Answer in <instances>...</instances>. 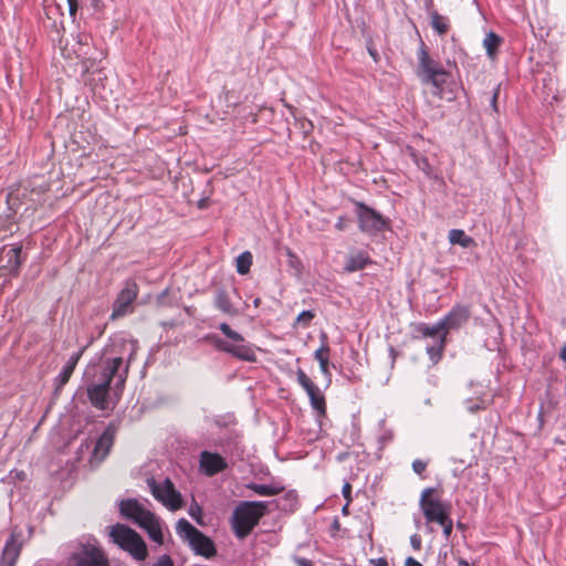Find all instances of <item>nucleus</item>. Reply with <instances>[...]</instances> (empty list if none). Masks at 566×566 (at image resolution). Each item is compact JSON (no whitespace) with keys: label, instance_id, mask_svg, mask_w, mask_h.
<instances>
[{"label":"nucleus","instance_id":"obj_1","mask_svg":"<svg viewBox=\"0 0 566 566\" xmlns=\"http://www.w3.org/2000/svg\"><path fill=\"white\" fill-rule=\"evenodd\" d=\"M120 347V355L111 356L108 354L113 350L106 349L101 360L85 370L87 397L91 403L99 410L107 408V397L113 380H115L114 389L123 390L138 343L137 340H123Z\"/></svg>","mask_w":566,"mask_h":566},{"label":"nucleus","instance_id":"obj_2","mask_svg":"<svg viewBox=\"0 0 566 566\" xmlns=\"http://www.w3.org/2000/svg\"><path fill=\"white\" fill-rule=\"evenodd\" d=\"M118 507L122 516L143 528L156 544L163 545L161 521L151 511L136 499L122 500Z\"/></svg>","mask_w":566,"mask_h":566},{"label":"nucleus","instance_id":"obj_3","mask_svg":"<svg viewBox=\"0 0 566 566\" xmlns=\"http://www.w3.org/2000/svg\"><path fill=\"white\" fill-rule=\"evenodd\" d=\"M268 502L242 501L233 511L231 524L238 538L247 537L266 513Z\"/></svg>","mask_w":566,"mask_h":566},{"label":"nucleus","instance_id":"obj_4","mask_svg":"<svg viewBox=\"0 0 566 566\" xmlns=\"http://www.w3.org/2000/svg\"><path fill=\"white\" fill-rule=\"evenodd\" d=\"M109 536L116 545L127 552L135 560L143 562L147 558L146 543L133 528L124 524H116L111 527Z\"/></svg>","mask_w":566,"mask_h":566},{"label":"nucleus","instance_id":"obj_5","mask_svg":"<svg viewBox=\"0 0 566 566\" xmlns=\"http://www.w3.org/2000/svg\"><path fill=\"white\" fill-rule=\"evenodd\" d=\"M419 506L427 524L439 523L448 517L451 511V504L441 500L440 493L436 488H426L422 490Z\"/></svg>","mask_w":566,"mask_h":566},{"label":"nucleus","instance_id":"obj_6","mask_svg":"<svg viewBox=\"0 0 566 566\" xmlns=\"http://www.w3.org/2000/svg\"><path fill=\"white\" fill-rule=\"evenodd\" d=\"M176 533L184 542L190 545L196 554L205 557H211L216 554L213 542L186 518H180L177 522Z\"/></svg>","mask_w":566,"mask_h":566},{"label":"nucleus","instance_id":"obj_7","mask_svg":"<svg viewBox=\"0 0 566 566\" xmlns=\"http://www.w3.org/2000/svg\"><path fill=\"white\" fill-rule=\"evenodd\" d=\"M418 62L420 75L423 81L432 84L441 91L447 82L448 73L438 62L430 57L429 52L423 44L418 51Z\"/></svg>","mask_w":566,"mask_h":566},{"label":"nucleus","instance_id":"obj_8","mask_svg":"<svg viewBox=\"0 0 566 566\" xmlns=\"http://www.w3.org/2000/svg\"><path fill=\"white\" fill-rule=\"evenodd\" d=\"M147 484L153 496L170 511H177L182 507L181 494L169 479L157 483L154 478H150L147 480Z\"/></svg>","mask_w":566,"mask_h":566},{"label":"nucleus","instance_id":"obj_9","mask_svg":"<svg viewBox=\"0 0 566 566\" xmlns=\"http://www.w3.org/2000/svg\"><path fill=\"white\" fill-rule=\"evenodd\" d=\"M227 337L232 342L220 338L216 339L214 345L218 349L229 353L232 356L240 358L242 360L251 361L255 359L253 348L244 342V338L242 337L241 334L231 329V333L228 334Z\"/></svg>","mask_w":566,"mask_h":566},{"label":"nucleus","instance_id":"obj_10","mask_svg":"<svg viewBox=\"0 0 566 566\" xmlns=\"http://www.w3.org/2000/svg\"><path fill=\"white\" fill-rule=\"evenodd\" d=\"M358 226L360 231L368 234H376L389 227V221L376 210L365 203H358Z\"/></svg>","mask_w":566,"mask_h":566},{"label":"nucleus","instance_id":"obj_11","mask_svg":"<svg viewBox=\"0 0 566 566\" xmlns=\"http://www.w3.org/2000/svg\"><path fill=\"white\" fill-rule=\"evenodd\" d=\"M138 295V286L134 281H127L125 286L118 293L111 315L112 319H117L133 312V303Z\"/></svg>","mask_w":566,"mask_h":566},{"label":"nucleus","instance_id":"obj_12","mask_svg":"<svg viewBox=\"0 0 566 566\" xmlns=\"http://www.w3.org/2000/svg\"><path fill=\"white\" fill-rule=\"evenodd\" d=\"M22 245L17 244L10 248L2 247L0 249V275L17 276L23 262L21 256Z\"/></svg>","mask_w":566,"mask_h":566},{"label":"nucleus","instance_id":"obj_13","mask_svg":"<svg viewBox=\"0 0 566 566\" xmlns=\"http://www.w3.org/2000/svg\"><path fill=\"white\" fill-rule=\"evenodd\" d=\"M23 547V534L13 530L7 539L0 556V566H15Z\"/></svg>","mask_w":566,"mask_h":566},{"label":"nucleus","instance_id":"obj_14","mask_svg":"<svg viewBox=\"0 0 566 566\" xmlns=\"http://www.w3.org/2000/svg\"><path fill=\"white\" fill-rule=\"evenodd\" d=\"M33 190H29L25 186H18L11 189L7 195V203L11 211L17 212L22 206L24 210H33L35 200L32 198Z\"/></svg>","mask_w":566,"mask_h":566},{"label":"nucleus","instance_id":"obj_15","mask_svg":"<svg viewBox=\"0 0 566 566\" xmlns=\"http://www.w3.org/2000/svg\"><path fill=\"white\" fill-rule=\"evenodd\" d=\"M72 562V566H108V560L95 546H85L81 553L73 554Z\"/></svg>","mask_w":566,"mask_h":566},{"label":"nucleus","instance_id":"obj_16","mask_svg":"<svg viewBox=\"0 0 566 566\" xmlns=\"http://www.w3.org/2000/svg\"><path fill=\"white\" fill-rule=\"evenodd\" d=\"M470 317V310L468 306L455 305L452 310L442 318L441 324L446 334L449 331L457 329L468 322Z\"/></svg>","mask_w":566,"mask_h":566},{"label":"nucleus","instance_id":"obj_17","mask_svg":"<svg viewBox=\"0 0 566 566\" xmlns=\"http://www.w3.org/2000/svg\"><path fill=\"white\" fill-rule=\"evenodd\" d=\"M200 468L208 476H212L227 468L226 460L218 453L202 451L200 454Z\"/></svg>","mask_w":566,"mask_h":566},{"label":"nucleus","instance_id":"obj_18","mask_svg":"<svg viewBox=\"0 0 566 566\" xmlns=\"http://www.w3.org/2000/svg\"><path fill=\"white\" fill-rule=\"evenodd\" d=\"M114 429L112 427H107L106 430L97 439L93 450V457L98 461H103L108 454L114 442Z\"/></svg>","mask_w":566,"mask_h":566},{"label":"nucleus","instance_id":"obj_19","mask_svg":"<svg viewBox=\"0 0 566 566\" xmlns=\"http://www.w3.org/2000/svg\"><path fill=\"white\" fill-rule=\"evenodd\" d=\"M83 354V349L78 350L77 353H74L70 358L69 360L66 361V364L63 366L61 373L56 376L55 378V385H56V389H60L62 388L64 385L67 384V381L70 380L81 356Z\"/></svg>","mask_w":566,"mask_h":566},{"label":"nucleus","instance_id":"obj_20","mask_svg":"<svg viewBox=\"0 0 566 566\" xmlns=\"http://www.w3.org/2000/svg\"><path fill=\"white\" fill-rule=\"evenodd\" d=\"M371 263L369 254L365 251H358L348 255L345 264L346 272H356Z\"/></svg>","mask_w":566,"mask_h":566},{"label":"nucleus","instance_id":"obj_21","mask_svg":"<svg viewBox=\"0 0 566 566\" xmlns=\"http://www.w3.org/2000/svg\"><path fill=\"white\" fill-rule=\"evenodd\" d=\"M312 408L315 410L316 416L318 418L326 417L327 408H326V400L325 396L321 391V389L315 386L313 389L306 392Z\"/></svg>","mask_w":566,"mask_h":566},{"label":"nucleus","instance_id":"obj_22","mask_svg":"<svg viewBox=\"0 0 566 566\" xmlns=\"http://www.w3.org/2000/svg\"><path fill=\"white\" fill-rule=\"evenodd\" d=\"M503 43V39L494 33L493 31H490L486 33L484 40H483V46L486 51V54L489 59L495 60L497 56L499 48Z\"/></svg>","mask_w":566,"mask_h":566},{"label":"nucleus","instance_id":"obj_23","mask_svg":"<svg viewBox=\"0 0 566 566\" xmlns=\"http://www.w3.org/2000/svg\"><path fill=\"white\" fill-rule=\"evenodd\" d=\"M216 307L224 314L234 316L238 314L237 308L230 301L228 293L224 290H219L214 298Z\"/></svg>","mask_w":566,"mask_h":566},{"label":"nucleus","instance_id":"obj_24","mask_svg":"<svg viewBox=\"0 0 566 566\" xmlns=\"http://www.w3.org/2000/svg\"><path fill=\"white\" fill-rule=\"evenodd\" d=\"M448 239L451 244H453V245L459 244L462 248H470V247L476 245L474 239L471 238L470 235L465 234V232L461 229L450 230L449 234H448Z\"/></svg>","mask_w":566,"mask_h":566},{"label":"nucleus","instance_id":"obj_25","mask_svg":"<svg viewBox=\"0 0 566 566\" xmlns=\"http://www.w3.org/2000/svg\"><path fill=\"white\" fill-rule=\"evenodd\" d=\"M430 24L439 35H446L450 29L449 19L437 11L430 12Z\"/></svg>","mask_w":566,"mask_h":566},{"label":"nucleus","instance_id":"obj_26","mask_svg":"<svg viewBox=\"0 0 566 566\" xmlns=\"http://www.w3.org/2000/svg\"><path fill=\"white\" fill-rule=\"evenodd\" d=\"M446 344L447 337L446 335H442L439 338H437L433 345L427 346V354L432 364H437L441 360L444 353Z\"/></svg>","mask_w":566,"mask_h":566},{"label":"nucleus","instance_id":"obj_27","mask_svg":"<svg viewBox=\"0 0 566 566\" xmlns=\"http://www.w3.org/2000/svg\"><path fill=\"white\" fill-rule=\"evenodd\" d=\"M415 331L419 333L422 337H440L442 335H446V332L443 329V326L441 324V321L436 323L433 326H429L424 323H420L416 325Z\"/></svg>","mask_w":566,"mask_h":566},{"label":"nucleus","instance_id":"obj_28","mask_svg":"<svg viewBox=\"0 0 566 566\" xmlns=\"http://www.w3.org/2000/svg\"><path fill=\"white\" fill-rule=\"evenodd\" d=\"M315 359L319 363L321 371L329 377V346L325 343L314 353Z\"/></svg>","mask_w":566,"mask_h":566},{"label":"nucleus","instance_id":"obj_29","mask_svg":"<svg viewBox=\"0 0 566 566\" xmlns=\"http://www.w3.org/2000/svg\"><path fill=\"white\" fill-rule=\"evenodd\" d=\"M252 265V254L249 251L242 252L235 260V268L239 274H247Z\"/></svg>","mask_w":566,"mask_h":566},{"label":"nucleus","instance_id":"obj_30","mask_svg":"<svg viewBox=\"0 0 566 566\" xmlns=\"http://www.w3.org/2000/svg\"><path fill=\"white\" fill-rule=\"evenodd\" d=\"M300 499L298 494L295 490H291L285 492V513H293L300 507Z\"/></svg>","mask_w":566,"mask_h":566},{"label":"nucleus","instance_id":"obj_31","mask_svg":"<svg viewBox=\"0 0 566 566\" xmlns=\"http://www.w3.org/2000/svg\"><path fill=\"white\" fill-rule=\"evenodd\" d=\"M314 317L315 313L313 311H303L297 315L294 325L297 327L306 328L310 326Z\"/></svg>","mask_w":566,"mask_h":566},{"label":"nucleus","instance_id":"obj_32","mask_svg":"<svg viewBox=\"0 0 566 566\" xmlns=\"http://www.w3.org/2000/svg\"><path fill=\"white\" fill-rule=\"evenodd\" d=\"M248 488L253 490L259 495H272L275 493L274 489H272L271 486L265 485V484L252 483V484H249Z\"/></svg>","mask_w":566,"mask_h":566},{"label":"nucleus","instance_id":"obj_33","mask_svg":"<svg viewBox=\"0 0 566 566\" xmlns=\"http://www.w3.org/2000/svg\"><path fill=\"white\" fill-rule=\"evenodd\" d=\"M287 262H289L290 268L293 270V274L295 276H300L301 272H302V268H303L302 262L300 261V259L289 252V260H287Z\"/></svg>","mask_w":566,"mask_h":566},{"label":"nucleus","instance_id":"obj_34","mask_svg":"<svg viewBox=\"0 0 566 566\" xmlns=\"http://www.w3.org/2000/svg\"><path fill=\"white\" fill-rule=\"evenodd\" d=\"M297 376L298 382L305 389L306 392L316 386L303 370H298Z\"/></svg>","mask_w":566,"mask_h":566},{"label":"nucleus","instance_id":"obj_35","mask_svg":"<svg viewBox=\"0 0 566 566\" xmlns=\"http://www.w3.org/2000/svg\"><path fill=\"white\" fill-rule=\"evenodd\" d=\"M437 524L442 527L443 535L448 539L453 531V521L451 520L450 515Z\"/></svg>","mask_w":566,"mask_h":566},{"label":"nucleus","instance_id":"obj_36","mask_svg":"<svg viewBox=\"0 0 566 566\" xmlns=\"http://www.w3.org/2000/svg\"><path fill=\"white\" fill-rule=\"evenodd\" d=\"M189 515L199 524H201L202 510L197 502H193L189 507Z\"/></svg>","mask_w":566,"mask_h":566},{"label":"nucleus","instance_id":"obj_37","mask_svg":"<svg viewBox=\"0 0 566 566\" xmlns=\"http://www.w3.org/2000/svg\"><path fill=\"white\" fill-rule=\"evenodd\" d=\"M428 467V462L427 461H423L421 459H416L413 460L412 462V470L415 471V473H417L418 475H422L423 472L426 471Z\"/></svg>","mask_w":566,"mask_h":566},{"label":"nucleus","instance_id":"obj_38","mask_svg":"<svg viewBox=\"0 0 566 566\" xmlns=\"http://www.w3.org/2000/svg\"><path fill=\"white\" fill-rule=\"evenodd\" d=\"M410 545L413 551L419 552L422 548V538L419 534H412L410 536Z\"/></svg>","mask_w":566,"mask_h":566},{"label":"nucleus","instance_id":"obj_39","mask_svg":"<svg viewBox=\"0 0 566 566\" xmlns=\"http://www.w3.org/2000/svg\"><path fill=\"white\" fill-rule=\"evenodd\" d=\"M153 566H175L169 555H163Z\"/></svg>","mask_w":566,"mask_h":566},{"label":"nucleus","instance_id":"obj_40","mask_svg":"<svg viewBox=\"0 0 566 566\" xmlns=\"http://www.w3.org/2000/svg\"><path fill=\"white\" fill-rule=\"evenodd\" d=\"M347 218L346 217H338L336 223H335V228L338 230V231H344L346 228H347Z\"/></svg>","mask_w":566,"mask_h":566},{"label":"nucleus","instance_id":"obj_41","mask_svg":"<svg viewBox=\"0 0 566 566\" xmlns=\"http://www.w3.org/2000/svg\"><path fill=\"white\" fill-rule=\"evenodd\" d=\"M67 4H69L70 15L74 18L77 12V8H78L77 0H67Z\"/></svg>","mask_w":566,"mask_h":566},{"label":"nucleus","instance_id":"obj_42","mask_svg":"<svg viewBox=\"0 0 566 566\" xmlns=\"http://www.w3.org/2000/svg\"><path fill=\"white\" fill-rule=\"evenodd\" d=\"M342 493L344 495V497L348 501V503L352 502V485L349 483H345L343 485V490H342Z\"/></svg>","mask_w":566,"mask_h":566},{"label":"nucleus","instance_id":"obj_43","mask_svg":"<svg viewBox=\"0 0 566 566\" xmlns=\"http://www.w3.org/2000/svg\"><path fill=\"white\" fill-rule=\"evenodd\" d=\"M369 563L373 566H388V560L385 557L371 558Z\"/></svg>","mask_w":566,"mask_h":566},{"label":"nucleus","instance_id":"obj_44","mask_svg":"<svg viewBox=\"0 0 566 566\" xmlns=\"http://www.w3.org/2000/svg\"><path fill=\"white\" fill-rule=\"evenodd\" d=\"M403 566H423L420 562H418L416 558L409 556L405 559Z\"/></svg>","mask_w":566,"mask_h":566},{"label":"nucleus","instance_id":"obj_45","mask_svg":"<svg viewBox=\"0 0 566 566\" xmlns=\"http://www.w3.org/2000/svg\"><path fill=\"white\" fill-rule=\"evenodd\" d=\"M340 528V523L338 521L337 517L334 518L333 523H332V536H336L337 532L339 531Z\"/></svg>","mask_w":566,"mask_h":566},{"label":"nucleus","instance_id":"obj_46","mask_svg":"<svg viewBox=\"0 0 566 566\" xmlns=\"http://www.w3.org/2000/svg\"><path fill=\"white\" fill-rule=\"evenodd\" d=\"M484 408L485 407L483 405H480V403H471V405L468 406V410L470 412H476V411H479L481 409H484Z\"/></svg>","mask_w":566,"mask_h":566},{"label":"nucleus","instance_id":"obj_47","mask_svg":"<svg viewBox=\"0 0 566 566\" xmlns=\"http://www.w3.org/2000/svg\"><path fill=\"white\" fill-rule=\"evenodd\" d=\"M219 328L226 336H228V334H230L232 329L227 323H221Z\"/></svg>","mask_w":566,"mask_h":566},{"label":"nucleus","instance_id":"obj_48","mask_svg":"<svg viewBox=\"0 0 566 566\" xmlns=\"http://www.w3.org/2000/svg\"><path fill=\"white\" fill-rule=\"evenodd\" d=\"M219 328L226 336H228V334H230L232 329L227 323H221Z\"/></svg>","mask_w":566,"mask_h":566},{"label":"nucleus","instance_id":"obj_49","mask_svg":"<svg viewBox=\"0 0 566 566\" xmlns=\"http://www.w3.org/2000/svg\"><path fill=\"white\" fill-rule=\"evenodd\" d=\"M295 560L298 566H314L312 562L306 558H296Z\"/></svg>","mask_w":566,"mask_h":566},{"label":"nucleus","instance_id":"obj_50","mask_svg":"<svg viewBox=\"0 0 566 566\" xmlns=\"http://www.w3.org/2000/svg\"><path fill=\"white\" fill-rule=\"evenodd\" d=\"M497 96H499V87L496 88L494 95H493V98H492V105L495 107L496 106V99H497Z\"/></svg>","mask_w":566,"mask_h":566},{"label":"nucleus","instance_id":"obj_51","mask_svg":"<svg viewBox=\"0 0 566 566\" xmlns=\"http://www.w3.org/2000/svg\"><path fill=\"white\" fill-rule=\"evenodd\" d=\"M560 358L566 361V346H564L560 350Z\"/></svg>","mask_w":566,"mask_h":566},{"label":"nucleus","instance_id":"obj_52","mask_svg":"<svg viewBox=\"0 0 566 566\" xmlns=\"http://www.w3.org/2000/svg\"><path fill=\"white\" fill-rule=\"evenodd\" d=\"M348 506H349V503L347 502V503L343 506V509H342L343 514H345V515H346V514H348Z\"/></svg>","mask_w":566,"mask_h":566},{"label":"nucleus","instance_id":"obj_53","mask_svg":"<svg viewBox=\"0 0 566 566\" xmlns=\"http://www.w3.org/2000/svg\"><path fill=\"white\" fill-rule=\"evenodd\" d=\"M458 566H469V563L464 559L459 560Z\"/></svg>","mask_w":566,"mask_h":566},{"label":"nucleus","instance_id":"obj_54","mask_svg":"<svg viewBox=\"0 0 566 566\" xmlns=\"http://www.w3.org/2000/svg\"><path fill=\"white\" fill-rule=\"evenodd\" d=\"M285 107H287V108L292 112V114L294 115V112H293V107H292V106H290V105L285 104Z\"/></svg>","mask_w":566,"mask_h":566},{"label":"nucleus","instance_id":"obj_55","mask_svg":"<svg viewBox=\"0 0 566 566\" xmlns=\"http://www.w3.org/2000/svg\"><path fill=\"white\" fill-rule=\"evenodd\" d=\"M259 302H260V300H259V298L254 300V304H255V306H258Z\"/></svg>","mask_w":566,"mask_h":566},{"label":"nucleus","instance_id":"obj_56","mask_svg":"<svg viewBox=\"0 0 566 566\" xmlns=\"http://www.w3.org/2000/svg\"><path fill=\"white\" fill-rule=\"evenodd\" d=\"M458 527H459V528H463V524L459 522V523H458Z\"/></svg>","mask_w":566,"mask_h":566}]
</instances>
